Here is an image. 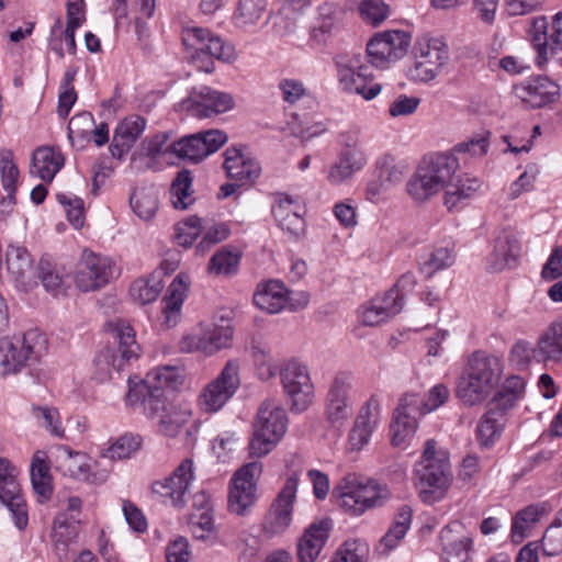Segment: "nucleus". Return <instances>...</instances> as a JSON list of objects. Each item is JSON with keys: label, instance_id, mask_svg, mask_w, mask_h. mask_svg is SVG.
Instances as JSON below:
<instances>
[{"label": "nucleus", "instance_id": "nucleus-1", "mask_svg": "<svg viewBox=\"0 0 562 562\" xmlns=\"http://www.w3.org/2000/svg\"><path fill=\"white\" fill-rule=\"evenodd\" d=\"M503 369L498 357L484 351L473 352L458 380L457 397L468 406L482 403L497 386Z\"/></svg>", "mask_w": 562, "mask_h": 562}, {"label": "nucleus", "instance_id": "nucleus-2", "mask_svg": "<svg viewBox=\"0 0 562 562\" xmlns=\"http://www.w3.org/2000/svg\"><path fill=\"white\" fill-rule=\"evenodd\" d=\"M413 473L419 496L426 504L441 501L453 481L448 454L437 449V441L434 439L425 442L422 457L415 463Z\"/></svg>", "mask_w": 562, "mask_h": 562}, {"label": "nucleus", "instance_id": "nucleus-3", "mask_svg": "<svg viewBox=\"0 0 562 562\" xmlns=\"http://www.w3.org/2000/svg\"><path fill=\"white\" fill-rule=\"evenodd\" d=\"M423 168L431 177L440 190H445V205L458 207L463 201L471 199L480 189L476 178L459 177V161L453 154H436L422 162Z\"/></svg>", "mask_w": 562, "mask_h": 562}, {"label": "nucleus", "instance_id": "nucleus-4", "mask_svg": "<svg viewBox=\"0 0 562 562\" xmlns=\"http://www.w3.org/2000/svg\"><path fill=\"white\" fill-rule=\"evenodd\" d=\"M47 348V337L38 329H30L21 337L0 338V375L16 374L38 362Z\"/></svg>", "mask_w": 562, "mask_h": 562}, {"label": "nucleus", "instance_id": "nucleus-5", "mask_svg": "<svg viewBox=\"0 0 562 562\" xmlns=\"http://www.w3.org/2000/svg\"><path fill=\"white\" fill-rule=\"evenodd\" d=\"M338 505L346 512L359 516L368 509L380 507L390 498L385 484L375 480H362L355 473L345 475L334 488Z\"/></svg>", "mask_w": 562, "mask_h": 562}, {"label": "nucleus", "instance_id": "nucleus-6", "mask_svg": "<svg viewBox=\"0 0 562 562\" xmlns=\"http://www.w3.org/2000/svg\"><path fill=\"white\" fill-rule=\"evenodd\" d=\"M369 64L367 57L360 53H348L335 57L337 80L344 92L360 95L368 101L381 92L382 86L374 81Z\"/></svg>", "mask_w": 562, "mask_h": 562}, {"label": "nucleus", "instance_id": "nucleus-7", "mask_svg": "<svg viewBox=\"0 0 562 562\" xmlns=\"http://www.w3.org/2000/svg\"><path fill=\"white\" fill-rule=\"evenodd\" d=\"M106 328L117 342V352L106 348L95 356L94 366L99 381L110 378L112 367L122 370L132 359H137L140 352V347L135 340V331L127 323L122 319L109 322Z\"/></svg>", "mask_w": 562, "mask_h": 562}, {"label": "nucleus", "instance_id": "nucleus-8", "mask_svg": "<svg viewBox=\"0 0 562 562\" xmlns=\"http://www.w3.org/2000/svg\"><path fill=\"white\" fill-rule=\"evenodd\" d=\"M315 387L307 367L297 359L283 364V406L293 414L304 413L313 404Z\"/></svg>", "mask_w": 562, "mask_h": 562}, {"label": "nucleus", "instance_id": "nucleus-9", "mask_svg": "<svg viewBox=\"0 0 562 562\" xmlns=\"http://www.w3.org/2000/svg\"><path fill=\"white\" fill-rule=\"evenodd\" d=\"M281 437V405L278 401H266L258 409L254 432L249 441V454L261 458L268 454Z\"/></svg>", "mask_w": 562, "mask_h": 562}, {"label": "nucleus", "instance_id": "nucleus-10", "mask_svg": "<svg viewBox=\"0 0 562 562\" xmlns=\"http://www.w3.org/2000/svg\"><path fill=\"white\" fill-rule=\"evenodd\" d=\"M239 369L238 360H228L218 375L204 385L198 400L203 412L216 413L233 398L240 386Z\"/></svg>", "mask_w": 562, "mask_h": 562}, {"label": "nucleus", "instance_id": "nucleus-11", "mask_svg": "<svg viewBox=\"0 0 562 562\" xmlns=\"http://www.w3.org/2000/svg\"><path fill=\"white\" fill-rule=\"evenodd\" d=\"M449 59L448 45L441 38H423L415 47V60L408 69L414 81L434 80Z\"/></svg>", "mask_w": 562, "mask_h": 562}, {"label": "nucleus", "instance_id": "nucleus-12", "mask_svg": "<svg viewBox=\"0 0 562 562\" xmlns=\"http://www.w3.org/2000/svg\"><path fill=\"white\" fill-rule=\"evenodd\" d=\"M136 406L155 424L159 434L170 438L177 437L191 417L190 411L160 398L158 394L140 400Z\"/></svg>", "mask_w": 562, "mask_h": 562}, {"label": "nucleus", "instance_id": "nucleus-13", "mask_svg": "<svg viewBox=\"0 0 562 562\" xmlns=\"http://www.w3.org/2000/svg\"><path fill=\"white\" fill-rule=\"evenodd\" d=\"M19 474V469L9 459L0 458V502L10 510L16 528L23 530L29 515Z\"/></svg>", "mask_w": 562, "mask_h": 562}, {"label": "nucleus", "instance_id": "nucleus-14", "mask_svg": "<svg viewBox=\"0 0 562 562\" xmlns=\"http://www.w3.org/2000/svg\"><path fill=\"white\" fill-rule=\"evenodd\" d=\"M227 142V135L221 130H209L191 134L170 144V149L178 158L200 162L217 151Z\"/></svg>", "mask_w": 562, "mask_h": 562}, {"label": "nucleus", "instance_id": "nucleus-15", "mask_svg": "<svg viewBox=\"0 0 562 562\" xmlns=\"http://www.w3.org/2000/svg\"><path fill=\"white\" fill-rule=\"evenodd\" d=\"M550 30L549 32L547 18L538 16L532 20L529 36L537 50L536 63L539 67L562 52V12L554 15Z\"/></svg>", "mask_w": 562, "mask_h": 562}, {"label": "nucleus", "instance_id": "nucleus-16", "mask_svg": "<svg viewBox=\"0 0 562 562\" xmlns=\"http://www.w3.org/2000/svg\"><path fill=\"white\" fill-rule=\"evenodd\" d=\"M411 36L401 30H391L374 36L367 45V60L372 66L384 67L402 58L408 49Z\"/></svg>", "mask_w": 562, "mask_h": 562}, {"label": "nucleus", "instance_id": "nucleus-17", "mask_svg": "<svg viewBox=\"0 0 562 562\" xmlns=\"http://www.w3.org/2000/svg\"><path fill=\"white\" fill-rule=\"evenodd\" d=\"M261 465L254 461L243 465L232 479L228 495V508L237 515H245L256 501L255 479L260 474Z\"/></svg>", "mask_w": 562, "mask_h": 562}, {"label": "nucleus", "instance_id": "nucleus-18", "mask_svg": "<svg viewBox=\"0 0 562 562\" xmlns=\"http://www.w3.org/2000/svg\"><path fill=\"white\" fill-rule=\"evenodd\" d=\"M113 274V262L105 256L85 250L75 277L82 292L95 291L109 283Z\"/></svg>", "mask_w": 562, "mask_h": 562}, {"label": "nucleus", "instance_id": "nucleus-19", "mask_svg": "<svg viewBox=\"0 0 562 562\" xmlns=\"http://www.w3.org/2000/svg\"><path fill=\"white\" fill-rule=\"evenodd\" d=\"M235 105L232 94L203 86L181 102V108L192 116L204 119L232 110Z\"/></svg>", "mask_w": 562, "mask_h": 562}, {"label": "nucleus", "instance_id": "nucleus-20", "mask_svg": "<svg viewBox=\"0 0 562 562\" xmlns=\"http://www.w3.org/2000/svg\"><path fill=\"white\" fill-rule=\"evenodd\" d=\"M193 480V461L188 458L182 460L169 476L155 481L151 484V492L169 499L173 506H182Z\"/></svg>", "mask_w": 562, "mask_h": 562}, {"label": "nucleus", "instance_id": "nucleus-21", "mask_svg": "<svg viewBox=\"0 0 562 562\" xmlns=\"http://www.w3.org/2000/svg\"><path fill=\"white\" fill-rule=\"evenodd\" d=\"M181 381L182 376L176 367L165 366L156 368L147 374L144 381L130 389L127 400L132 406H136L140 400L156 394L160 398H165L164 389H175Z\"/></svg>", "mask_w": 562, "mask_h": 562}, {"label": "nucleus", "instance_id": "nucleus-22", "mask_svg": "<svg viewBox=\"0 0 562 562\" xmlns=\"http://www.w3.org/2000/svg\"><path fill=\"white\" fill-rule=\"evenodd\" d=\"M351 379L347 373H338L328 390L324 416L333 427H340L350 417Z\"/></svg>", "mask_w": 562, "mask_h": 562}, {"label": "nucleus", "instance_id": "nucleus-23", "mask_svg": "<svg viewBox=\"0 0 562 562\" xmlns=\"http://www.w3.org/2000/svg\"><path fill=\"white\" fill-rule=\"evenodd\" d=\"M366 164L367 157L363 150L357 145L353 137L347 136L337 160L328 168L327 180L334 186L342 184L360 171Z\"/></svg>", "mask_w": 562, "mask_h": 562}, {"label": "nucleus", "instance_id": "nucleus-24", "mask_svg": "<svg viewBox=\"0 0 562 562\" xmlns=\"http://www.w3.org/2000/svg\"><path fill=\"white\" fill-rule=\"evenodd\" d=\"M381 405L376 395H372L360 408L348 435V450L361 451L369 445L380 423Z\"/></svg>", "mask_w": 562, "mask_h": 562}, {"label": "nucleus", "instance_id": "nucleus-25", "mask_svg": "<svg viewBox=\"0 0 562 562\" xmlns=\"http://www.w3.org/2000/svg\"><path fill=\"white\" fill-rule=\"evenodd\" d=\"M514 89L516 95L533 109L554 103L561 97L560 86L547 76L532 77Z\"/></svg>", "mask_w": 562, "mask_h": 562}, {"label": "nucleus", "instance_id": "nucleus-26", "mask_svg": "<svg viewBox=\"0 0 562 562\" xmlns=\"http://www.w3.org/2000/svg\"><path fill=\"white\" fill-rule=\"evenodd\" d=\"M224 169L227 177L236 181L238 186H251L261 173L259 162L244 155L239 147H228L224 153Z\"/></svg>", "mask_w": 562, "mask_h": 562}, {"label": "nucleus", "instance_id": "nucleus-27", "mask_svg": "<svg viewBox=\"0 0 562 562\" xmlns=\"http://www.w3.org/2000/svg\"><path fill=\"white\" fill-rule=\"evenodd\" d=\"M419 411L418 397L414 394H407L400 401L393 415V423L391 425L392 430V443L394 446L401 445L404 439L414 434L417 428V420L413 413Z\"/></svg>", "mask_w": 562, "mask_h": 562}, {"label": "nucleus", "instance_id": "nucleus-28", "mask_svg": "<svg viewBox=\"0 0 562 562\" xmlns=\"http://www.w3.org/2000/svg\"><path fill=\"white\" fill-rule=\"evenodd\" d=\"M331 522L328 519L312 524L297 544L299 562H315L329 538Z\"/></svg>", "mask_w": 562, "mask_h": 562}, {"label": "nucleus", "instance_id": "nucleus-29", "mask_svg": "<svg viewBox=\"0 0 562 562\" xmlns=\"http://www.w3.org/2000/svg\"><path fill=\"white\" fill-rule=\"evenodd\" d=\"M462 526L452 522L443 527L439 533L440 544L446 562H467L472 540L460 533Z\"/></svg>", "mask_w": 562, "mask_h": 562}, {"label": "nucleus", "instance_id": "nucleus-30", "mask_svg": "<svg viewBox=\"0 0 562 562\" xmlns=\"http://www.w3.org/2000/svg\"><path fill=\"white\" fill-rule=\"evenodd\" d=\"M213 34L203 27H188L182 32V42L187 48L188 56L195 67L210 74L214 70V61L203 53L209 40Z\"/></svg>", "mask_w": 562, "mask_h": 562}, {"label": "nucleus", "instance_id": "nucleus-31", "mask_svg": "<svg viewBox=\"0 0 562 562\" xmlns=\"http://www.w3.org/2000/svg\"><path fill=\"white\" fill-rule=\"evenodd\" d=\"M145 127L146 120L138 115H131L121 121L110 146L112 156L121 159L143 134Z\"/></svg>", "mask_w": 562, "mask_h": 562}, {"label": "nucleus", "instance_id": "nucleus-32", "mask_svg": "<svg viewBox=\"0 0 562 562\" xmlns=\"http://www.w3.org/2000/svg\"><path fill=\"white\" fill-rule=\"evenodd\" d=\"M305 214L306 207L300 196L283 194V232L290 240L297 241L305 236Z\"/></svg>", "mask_w": 562, "mask_h": 562}, {"label": "nucleus", "instance_id": "nucleus-33", "mask_svg": "<svg viewBox=\"0 0 562 562\" xmlns=\"http://www.w3.org/2000/svg\"><path fill=\"white\" fill-rule=\"evenodd\" d=\"M206 344L211 348V355H214L223 348L231 346L234 336L232 326V312L223 310L216 316L215 322L203 328Z\"/></svg>", "mask_w": 562, "mask_h": 562}, {"label": "nucleus", "instance_id": "nucleus-34", "mask_svg": "<svg viewBox=\"0 0 562 562\" xmlns=\"http://www.w3.org/2000/svg\"><path fill=\"white\" fill-rule=\"evenodd\" d=\"M519 255L520 241L517 232L509 227L503 228L498 233L494 245L495 269H504L515 262Z\"/></svg>", "mask_w": 562, "mask_h": 562}, {"label": "nucleus", "instance_id": "nucleus-35", "mask_svg": "<svg viewBox=\"0 0 562 562\" xmlns=\"http://www.w3.org/2000/svg\"><path fill=\"white\" fill-rule=\"evenodd\" d=\"M63 165L64 159L60 154L49 147H42L33 153L30 172L43 181L50 182Z\"/></svg>", "mask_w": 562, "mask_h": 562}, {"label": "nucleus", "instance_id": "nucleus-36", "mask_svg": "<svg viewBox=\"0 0 562 562\" xmlns=\"http://www.w3.org/2000/svg\"><path fill=\"white\" fill-rule=\"evenodd\" d=\"M505 425L502 409H488L476 425V440L482 448H490L501 437Z\"/></svg>", "mask_w": 562, "mask_h": 562}, {"label": "nucleus", "instance_id": "nucleus-37", "mask_svg": "<svg viewBox=\"0 0 562 562\" xmlns=\"http://www.w3.org/2000/svg\"><path fill=\"white\" fill-rule=\"evenodd\" d=\"M537 352L541 360L562 362V318L553 322L539 337Z\"/></svg>", "mask_w": 562, "mask_h": 562}, {"label": "nucleus", "instance_id": "nucleus-38", "mask_svg": "<svg viewBox=\"0 0 562 562\" xmlns=\"http://www.w3.org/2000/svg\"><path fill=\"white\" fill-rule=\"evenodd\" d=\"M283 116L285 117L286 125L284 130H288L290 135L299 137L302 140H307L325 131L321 123L312 122L308 112L297 113L293 111V109H290L283 112Z\"/></svg>", "mask_w": 562, "mask_h": 562}, {"label": "nucleus", "instance_id": "nucleus-39", "mask_svg": "<svg viewBox=\"0 0 562 562\" xmlns=\"http://www.w3.org/2000/svg\"><path fill=\"white\" fill-rule=\"evenodd\" d=\"M31 415L36 425L50 436L59 439L66 437L59 411L48 405H32Z\"/></svg>", "mask_w": 562, "mask_h": 562}, {"label": "nucleus", "instance_id": "nucleus-40", "mask_svg": "<svg viewBox=\"0 0 562 562\" xmlns=\"http://www.w3.org/2000/svg\"><path fill=\"white\" fill-rule=\"evenodd\" d=\"M186 284L182 276H177L168 288L167 295L164 299L165 324L172 327L177 324L184 301Z\"/></svg>", "mask_w": 562, "mask_h": 562}, {"label": "nucleus", "instance_id": "nucleus-41", "mask_svg": "<svg viewBox=\"0 0 562 562\" xmlns=\"http://www.w3.org/2000/svg\"><path fill=\"white\" fill-rule=\"evenodd\" d=\"M255 304L269 314H276L281 311V281L268 280L257 286L254 294Z\"/></svg>", "mask_w": 562, "mask_h": 562}, {"label": "nucleus", "instance_id": "nucleus-42", "mask_svg": "<svg viewBox=\"0 0 562 562\" xmlns=\"http://www.w3.org/2000/svg\"><path fill=\"white\" fill-rule=\"evenodd\" d=\"M57 470L64 475L83 480L88 470L86 456L79 451L71 450L68 446L58 447Z\"/></svg>", "mask_w": 562, "mask_h": 562}, {"label": "nucleus", "instance_id": "nucleus-43", "mask_svg": "<svg viewBox=\"0 0 562 562\" xmlns=\"http://www.w3.org/2000/svg\"><path fill=\"white\" fill-rule=\"evenodd\" d=\"M406 190L416 202H425L441 191L422 165L408 180Z\"/></svg>", "mask_w": 562, "mask_h": 562}, {"label": "nucleus", "instance_id": "nucleus-44", "mask_svg": "<svg viewBox=\"0 0 562 562\" xmlns=\"http://www.w3.org/2000/svg\"><path fill=\"white\" fill-rule=\"evenodd\" d=\"M142 445L143 437L140 435L125 432L102 452L101 459L114 461L130 458L140 449Z\"/></svg>", "mask_w": 562, "mask_h": 562}, {"label": "nucleus", "instance_id": "nucleus-45", "mask_svg": "<svg viewBox=\"0 0 562 562\" xmlns=\"http://www.w3.org/2000/svg\"><path fill=\"white\" fill-rule=\"evenodd\" d=\"M7 266L16 281L26 283L32 274L33 259L25 248L10 247L7 251Z\"/></svg>", "mask_w": 562, "mask_h": 562}, {"label": "nucleus", "instance_id": "nucleus-46", "mask_svg": "<svg viewBox=\"0 0 562 562\" xmlns=\"http://www.w3.org/2000/svg\"><path fill=\"white\" fill-rule=\"evenodd\" d=\"M130 204L139 218L148 221L158 209L157 192L154 188L136 189L130 198Z\"/></svg>", "mask_w": 562, "mask_h": 562}, {"label": "nucleus", "instance_id": "nucleus-47", "mask_svg": "<svg viewBox=\"0 0 562 562\" xmlns=\"http://www.w3.org/2000/svg\"><path fill=\"white\" fill-rule=\"evenodd\" d=\"M192 180L188 169H182L177 173L170 188L171 202L176 209L186 210L195 201L191 191Z\"/></svg>", "mask_w": 562, "mask_h": 562}, {"label": "nucleus", "instance_id": "nucleus-48", "mask_svg": "<svg viewBox=\"0 0 562 562\" xmlns=\"http://www.w3.org/2000/svg\"><path fill=\"white\" fill-rule=\"evenodd\" d=\"M454 259L456 256L449 247H436L423 258L419 269L429 279L438 271L451 267Z\"/></svg>", "mask_w": 562, "mask_h": 562}, {"label": "nucleus", "instance_id": "nucleus-49", "mask_svg": "<svg viewBox=\"0 0 562 562\" xmlns=\"http://www.w3.org/2000/svg\"><path fill=\"white\" fill-rule=\"evenodd\" d=\"M526 382L518 375L508 376L494 396L498 409L512 408L525 393Z\"/></svg>", "mask_w": 562, "mask_h": 562}, {"label": "nucleus", "instance_id": "nucleus-50", "mask_svg": "<svg viewBox=\"0 0 562 562\" xmlns=\"http://www.w3.org/2000/svg\"><path fill=\"white\" fill-rule=\"evenodd\" d=\"M412 522V509L408 506H402L397 512L392 526L381 539V543L387 549H393L400 540L404 538Z\"/></svg>", "mask_w": 562, "mask_h": 562}, {"label": "nucleus", "instance_id": "nucleus-51", "mask_svg": "<svg viewBox=\"0 0 562 562\" xmlns=\"http://www.w3.org/2000/svg\"><path fill=\"white\" fill-rule=\"evenodd\" d=\"M266 0H239L233 20L236 26L245 29L256 24L266 10Z\"/></svg>", "mask_w": 562, "mask_h": 562}, {"label": "nucleus", "instance_id": "nucleus-52", "mask_svg": "<svg viewBox=\"0 0 562 562\" xmlns=\"http://www.w3.org/2000/svg\"><path fill=\"white\" fill-rule=\"evenodd\" d=\"M291 465L294 469L288 475L285 485L283 486V527L288 526L291 521L292 505L296 496L302 458L300 456H294L293 460L291 461Z\"/></svg>", "mask_w": 562, "mask_h": 562}, {"label": "nucleus", "instance_id": "nucleus-53", "mask_svg": "<svg viewBox=\"0 0 562 562\" xmlns=\"http://www.w3.org/2000/svg\"><path fill=\"white\" fill-rule=\"evenodd\" d=\"M0 172L3 189L8 193L10 202H15V191L19 178V169L13 162V154L10 150L2 151L0 155Z\"/></svg>", "mask_w": 562, "mask_h": 562}, {"label": "nucleus", "instance_id": "nucleus-54", "mask_svg": "<svg viewBox=\"0 0 562 562\" xmlns=\"http://www.w3.org/2000/svg\"><path fill=\"white\" fill-rule=\"evenodd\" d=\"M161 281L157 278L138 279L130 288L134 301L142 305L154 302L162 290Z\"/></svg>", "mask_w": 562, "mask_h": 562}, {"label": "nucleus", "instance_id": "nucleus-55", "mask_svg": "<svg viewBox=\"0 0 562 562\" xmlns=\"http://www.w3.org/2000/svg\"><path fill=\"white\" fill-rule=\"evenodd\" d=\"M311 102V93L301 80H283V112L289 111L295 104H306Z\"/></svg>", "mask_w": 562, "mask_h": 562}, {"label": "nucleus", "instance_id": "nucleus-56", "mask_svg": "<svg viewBox=\"0 0 562 562\" xmlns=\"http://www.w3.org/2000/svg\"><path fill=\"white\" fill-rule=\"evenodd\" d=\"M369 547L360 540L345 541L329 562H368Z\"/></svg>", "mask_w": 562, "mask_h": 562}, {"label": "nucleus", "instance_id": "nucleus-57", "mask_svg": "<svg viewBox=\"0 0 562 562\" xmlns=\"http://www.w3.org/2000/svg\"><path fill=\"white\" fill-rule=\"evenodd\" d=\"M541 544L546 555L553 557L562 553V508L546 529Z\"/></svg>", "mask_w": 562, "mask_h": 562}, {"label": "nucleus", "instance_id": "nucleus-58", "mask_svg": "<svg viewBox=\"0 0 562 562\" xmlns=\"http://www.w3.org/2000/svg\"><path fill=\"white\" fill-rule=\"evenodd\" d=\"M239 262L237 254L226 247L217 250L209 262V272L212 274H229L235 272Z\"/></svg>", "mask_w": 562, "mask_h": 562}, {"label": "nucleus", "instance_id": "nucleus-59", "mask_svg": "<svg viewBox=\"0 0 562 562\" xmlns=\"http://www.w3.org/2000/svg\"><path fill=\"white\" fill-rule=\"evenodd\" d=\"M68 36L69 25H66V27H64L60 18L56 19L54 25L50 29L49 47L60 58H63L65 55L64 43L66 44L69 54L75 55L76 53V41L74 40V43L71 45V42Z\"/></svg>", "mask_w": 562, "mask_h": 562}, {"label": "nucleus", "instance_id": "nucleus-60", "mask_svg": "<svg viewBox=\"0 0 562 562\" xmlns=\"http://www.w3.org/2000/svg\"><path fill=\"white\" fill-rule=\"evenodd\" d=\"M37 278L43 286L53 295H58L64 291L63 278L57 273L48 259L42 258L37 266Z\"/></svg>", "mask_w": 562, "mask_h": 562}, {"label": "nucleus", "instance_id": "nucleus-61", "mask_svg": "<svg viewBox=\"0 0 562 562\" xmlns=\"http://www.w3.org/2000/svg\"><path fill=\"white\" fill-rule=\"evenodd\" d=\"M231 229L225 223L214 224L209 227L200 243L195 247L198 255L204 256L213 246L226 240Z\"/></svg>", "mask_w": 562, "mask_h": 562}, {"label": "nucleus", "instance_id": "nucleus-62", "mask_svg": "<svg viewBox=\"0 0 562 562\" xmlns=\"http://www.w3.org/2000/svg\"><path fill=\"white\" fill-rule=\"evenodd\" d=\"M200 234L201 218L196 215L189 216L177 224L176 240L180 246L191 247Z\"/></svg>", "mask_w": 562, "mask_h": 562}, {"label": "nucleus", "instance_id": "nucleus-63", "mask_svg": "<svg viewBox=\"0 0 562 562\" xmlns=\"http://www.w3.org/2000/svg\"><path fill=\"white\" fill-rule=\"evenodd\" d=\"M58 202L65 207L67 218L76 228H80L85 223V207L82 199L70 196L66 193L57 194Z\"/></svg>", "mask_w": 562, "mask_h": 562}, {"label": "nucleus", "instance_id": "nucleus-64", "mask_svg": "<svg viewBox=\"0 0 562 562\" xmlns=\"http://www.w3.org/2000/svg\"><path fill=\"white\" fill-rule=\"evenodd\" d=\"M359 11L364 21L379 25L387 18L389 5L383 0H361Z\"/></svg>", "mask_w": 562, "mask_h": 562}]
</instances>
